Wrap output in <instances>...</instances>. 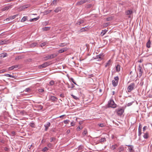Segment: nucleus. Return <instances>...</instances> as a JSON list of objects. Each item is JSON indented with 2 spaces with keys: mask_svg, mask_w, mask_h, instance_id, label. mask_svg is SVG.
<instances>
[{
  "mask_svg": "<svg viewBox=\"0 0 152 152\" xmlns=\"http://www.w3.org/2000/svg\"><path fill=\"white\" fill-rule=\"evenodd\" d=\"M116 105L113 99H110L108 101V107L115 108L116 107Z\"/></svg>",
  "mask_w": 152,
  "mask_h": 152,
  "instance_id": "1",
  "label": "nucleus"
},
{
  "mask_svg": "<svg viewBox=\"0 0 152 152\" xmlns=\"http://www.w3.org/2000/svg\"><path fill=\"white\" fill-rule=\"evenodd\" d=\"M135 86V84L134 83H131L127 88L128 92H130L134 90Z\"/></svg>",
  "mask_w": 152,
  "mask_h": 152,
  "instance_id": "2",
  "label": "nucleus"
},
{
  "mask_svg": "<svg viewBox=\"0 0 152 152\" xmlns=\"http://www.w3.org/2000/svg\"><path fill=\"white\" fill-rule=\"evenodd\" d=\"M117 115L119 116H121L124 112V109L123 108H119L116 110Z\"/></svg>",
  "mask_w": 152,
  "mask_h": 152,
  "instance_id": "3",
  "label": "nucleus"
},
{
  "mask_svg": "<svg viewBox=\"0 0 152 152\" xmlns=\"http://www.w3.org/2000/svg\"><path fill=\"white\" fill-rule=\"evenodd\" d=\"M114 80L112 81V84L113 86L115 87L117 86L119 78L118 76H116L114 78Z\"/></svg>",
  "mask_w": 152,
  "mask_h": 152,
  "instance_id": "4",
  "label": "nucleus"
},
{
  "mask_svg": "<svg viewBox=\"0 0 152 152\" xmlns=\"http://www.w3.org/2000/svg\"><path fill=\"white\" fill-rule=\"evenodd\" d=\"M138 70L139 72V77L140 78L142 75L143 73V69L142 66H141L140 65H139L138 66Z\"/></svg>",
  "mask_w": 152,
  "mask_h": 152,
  "instance_id": "5",
  "label": "nucleus"
},
{
  "mask_svg": "<svg viewBox=\"0 0 152 152\" xmlns=\"http://www.w3.org/2000/svg\"><path fill=\"white\" fill-rule=\"evenodd\" d=\"M104 55L103 54H101L96 56V57L94 58V59H98L97 61H101L103 59Z\"/></svg>",
  "mask_w": 152,
  "mask_h": 152,
  "instance_id": "6",
  "label": "nucleus"
},
{
  "mask_svg": "<svg viewBox=\"0 0 152 152\" xmlns=\"http://www.w3.org/2000/svg\"><path fill=\"white\" fill-rule=\"evenodd\" d=\"M50 65L49 62H46L39 66L40 68H45Z\"/></svg>",
  "mask_w": 152,
  "mask_h": 152,
  "instance_id": "7",
  "label": "nucleus"
},
{
  "mask_svg": "<svg viewBox=\"0 0 152 152\" xmlns=\"http://www.w3.org/2000/svg\"><path fill=\"white\" fill-rule=\"evenodd\" d=\"M50 123L49 122H48L47 124L44 125V126L45 127V131H47L49 127L50 126Z\"/></svg>",
  "mask_w": 152,
  "mask_h": 152,
  "instance_id": "8",
  "label": "nucleus"
},
{
  "mask_svg": "<svg viewBox=\"0 0 152 152\" xmlns=\"http://www.w3.org/2000/svg\"><path fill=\"white\" fill-rule=\"evenodd\" d=\"M68 50V48H62L58 50V52L59 53H62L63 52L66 51Z\"/></svg>",
  "mask_w": 152,
  "mask_h": 152,
  "instance_id": "9",
  "label": "nucleus"
},
{
  "mask_svg": "<svg viewBox=\"0 0 152 152\" xmlns=\"http://www.w3.org/2000/svg\"><path fill=\"white\" fill-rule=\"evenodd\" d=\"M28 7V5H23L21 6L18 8V10L19 11H21L24 9L27 8Z\"/></svg>",
  "mask_w": 152,
  "mask_h": 152,
  "instance_id": "10",
  "label": "nucleus"
},
{
  "mask_svg": "<svg viewBox=\"0 0 152 152\" xmlns=\"http://www.w3.org/2000/svg\"><path fill=\"white\" fill-rule=\"evenodd\" d=\"M126 14L127 15H129L132 14L133 13V11L132 10H127L126 12Z\"/></svg>",
  "mask_w": 152,
  "mask_h": 152,
  "instance_id": "11",
  "label": "nucleus"
},
{
  "mask_svg": "<svg viewBox=\"0 0 152 152\" xmlns=\"http://www.w3.org/2000/svg\"><path fill=\"white\" fill-rule=\"evenodd\" d=\"M89 27L88 26H87V27H85L83 28H82L80 30V32H82L84 31H86L88 30V29Z\"/></svg>",
  "mask_w": 152,
  "mask_h": 152,
  "instance_id": "12",
  "label": "nucleus"
},
{
  "mask_svg": "<svg viewBox=\"0 0 152 152\" xmlns=\"http://www.w3.org/2000/svg\"><path fill=\"white\" fill-rule=\"evenodd\" d=\"M143 137L145 139H148L149 137L148 133L147 132L145 133L143 136Z\"/></svg>",
  "mask_w": 152,
  "mask_h": 152,
  "instance_id": "13",
  "label": "nucleus"
},
{
  "mask_svg": "<svg viewBox=\"0 0 152 152\" xmlns=\"http://www.w3.org/2000/svg\"><path fill=\"white\" fill-rule=\"evenodd\" d=\"M50 99L51 100L53 101H56L57 99L56 97L54 96H51L50 97Z\"/></svg>",
  "mask_w": 152,
  "mask_h": 152,
  "instance_id": "14",
  "label": "nucleus"
},
{
  "mask_svg": "<svg viewBox=\"0 0 152 152\" xmlns=\"http://www.w3.org/2000/svg\"><path fill=\"white\" fill-rule=\"evenodd\" d=\"M151 42L150 39H149L148 41L146 43V47L148 48H149L151 47Z\"/></svg>",
  "mask_w": 152,
  "mask_h": 152,
  "instance_id": "15",
  "label": "nucleus"
},
{
  "mask_svg": "<svg viewBox=\"0 0 152 152\" xmlns=\"http://www.w3.org/2000/svg\"><path fill=\"white\" fill-rule=\"evenodd\" d=\"M52 11L51 10H48L45 11L43 13L45 15H47L49 13Z\"/></svg>",
  "mask_w": 152,
  "mask_h": 152,
  "instance_id": "16",
  "label": "nucleus"
},
{
  "mask_svg": "<svg viewBox=\"0 0 152 152\" xmlns=\"http://www.w3.org/2000/svg\"><path fill=\"white\" fill-rule=\"evenodd\" d=\"M39 18V17H38L36 18H34L30 19V21L31 22L35 21L37 20Z\"/></svg>",
  "mask_w": 152,
  "mask_h": 152,
  "instance_id": "17",
  "label": "nucleus"
},
{
  "mask_svg": "<svg viewBox=\"0 0 152 152\" xmlns=\"http://www.w3.org/2000/svg\"><path fill=\"white\" fill-rule=\"evenodd\" d=\"M27 16H24L21 19V22H24L26 21L27 20Z\"/></svg>",
  "mask_w": 152,
  "mask_h": 152,
  "instance_id": "18",
  "label": "nucleus"
},
{
  "mask_svg": "<svg viewBox=\"0 0 152 152\" xmlns=\"http://www.w3.org/2000/svg\"><path fill=\"white\" fill-rule=\"evenodd\" d=\"M84 2L82 0H81L80 1L76 3V5H80L81 4H84Z\"/></svg>",
  "mask_w": 152,
  "mask_h": 152,
  "instance_id": "19",
  "label": "nucleus"
},
{
  "mask_svg": "<svg viewBox=\"0 0 152 152\" xmlns=\"http://www.w3.org/2000/svg\"><path fill=\"white\" fill-rule=\"evenodd\" d=\"M116 70L117 72H118L120 70V66L119 65H117L116 66Z\"/></svg>",
  "mask_w": 152,
  "mask_h": 152,
  "instance_id": "20",
  "label": "nucleus"
},
{
  "mask_svg": "<svg viewBox=\"0 0 152 152\" xmlns=\"http://www.w3.org/2000/svg\"><path fill=\"white\" fill-rule=\"evenodd\" d=\"M118 147V145L116 144H115L113 145H112L110 147V148L113 150L115 149L117 147Z\"/></svg>",
  "mask_w": 152,
  "mask_h": 152,
  "instance_id": "21",
  "label": "nucleus"
},
{
  "mask_svg": "<svg viewBox=\"0 0 152 152\" xmlns=\"http://www.w3.org/2000/svg\"><path fill=\"white\" fill-rule=\"evenodd\" d=\"M37 45V43L36 42H34L30 45V46L31 48H34Z\"/></svg>",
  "mask_w": 152,
  "mask_h": 152,
  "instance_id": "22",
  "label": "nucleus"
},
{
  "mask_svg": "<svg viewBox=\"0 0 152 152\" xmlns=\"http://www.w3.org/2000/svg\"><path fill=\"white\" fill-rule=\"evenodd\" d=\"M87 131L86 129H85L82 133V135L83 136H85L87 134Z\"/></svg>",
  "mask_w": 152,
  "mask_h": 152,
  "instance_id": "23",
  "label": "nucleus"
},
{
  "mask_svg": "<svg viewBox=\"0 0 152 152\" xmlns=\"http://www.w3.org/2000/svg\"><path fill=\"white\" fill-rule=\"evenodd\" d=\"M61 9L60 7H58L55 10H54V12L56 13H57L58 12H59L61 11Z\"/></svg>",
  "mask_w": 152,
  "mask_h": 152,
  "instance_id": "24",
  "label": "nucleus"
},
{
  "mask_svg": "<svg viewBox=\"0 0 152 152\" xmlns=\"http://www.w3.org/2000/svg\"><path fill=\"white\" fill-rule=\"evenodd\" d=\"M18 14H17L13 16H10V17L9 18L11 20L15 18L17 16H18Z\"/></svg>",
  "mask_w": 152,
  "mask_h": 152,
  "instance_id": "25",
  "label": "nucleus"
},
{
  "mask_svg": "<svg viewBox=\"0 0 152 152\" xmlns=\"http://www.w3.org/2000/svg\"><path fill=\"white\" fill-rule=\"evenodd\" d=\"M7 54L6 53H4L1 54V57L3 58L7 56Z\"/></svg>",
  "mask_w": 152,
  "mask_h": 152,
  "instance_id": "26",
  "label": "nucleus"
},
{
  "mask_svg": "<svg viewBox=\"0 0 152 152\" xmlns=\"http://www.w3.org/2000/svg\"><path fill=\"white\" fill-rule=\"evenodd\" d=\"M107 31V30H104V31H103L102 32H101V34H100L102 36H103L106 34V33Z\"/></svg>",
  "mask_w": 152,
  "mask_h": 152,
  "instance_id": "27",
  "label": "nucleus"
},
{
  "mask_svg": "<svg viewBox=\"0 0 152 152\" xmlns=\"http://www.w3.org/2000/svg\"><path fill=\"white\" fill-rule=\"evenodd\" d=\"M111 60H109L105 65V67H107V66H110L111 64Z\"/></svg>",
  "mask_w": 152,
  "mask_h": 152,
  "instance_id": "28",
  "label": "nucleus"
},
{
  "mask_svg": "<svg viewBox=\"0 0 152 152\" xmlns=\"http://www.w3.org/2000/svg\"><path fill=\"white\" fill-rule=\"evenodd\" d=\"M106 141V139L105 138H101L99 140V142L102 143Z\"/></svg>",
  "mask_w": 152,
  "mask_h": 152,
  "instance_id": "29",
  "label": "nucleus"
},
{
  "mask_svg": "<svg viewBox=\"0 0 152 152\" xmlns=\"http://www.w3.org/2000/svg\"><path fill=\"white\" fill-rule=\"evenodd\" d=\"M50 57V55H48L44 58V60L46 61L48 59H51Z\"/></svg>",
  "mask_w": 152,
  "mask_h": 152,
  "instance_id": "30",
  "label": "nucleus"
},
{
  "mask_svg": "<svg viewBox=\"0 0 152 152\" xmlns=\"http://www.w3.org/2000/svg\"><path fill=\"white\" fill-rule=\"evenodd\" d=\"M67 44H65L64 43H61L59 45V46L61 47H63L66 46Z\"/></svg>",
  "mask_w": 152,
  "mask_h": 152,
  "instance_id": "31",
  "label": "nucleus"
},
{
  "mask_svg": "<svg viewBox=\"0 0 152 152\" xmlns=\"http://www.w3.org/2000/svg\"><path fill=\"white\" fill-rule=\"evenodd\" d=\"M50 59H52L55 58L57 55L55 54H52L51 55H50Z\"/></svg>",
  "mask_w": 152,
  "mask_h": 152,
  "instance_id": "32",
  "label": "nucleus"
},
{
  "mask_svg": "<svg viewBox=\"0 0 152 152\" xmlns=\"http://www.w3.org/2000/svg\"><path fill=\"white\" fill-rule=\"evenodd\" d=\"M84 22V21L83 20H80L79 21H78L77 23V24L80 25L81 24L83 23Z\"/></svg>",
  "mask_w": 152,
  "mask_h": 152,
  "instance_id": "33",
  "label": "nucleus"
},
{
  "mask_svg": "<svg viewBox=\"0 0 152 152\" xmlns=\"http://www.w3.org/2000/svg\"><path fill=\"white\" fill-rule=\"evenodd\" d=\"M124 149V148L123 147H120V148H119L118 149V151H119V152L121 151H123Z\"/></svg>",
  "mask_w": 152,
  "mask_h": 152,
  "instance_id": "34",
  "label": "nucleus"
},
{
  "mask_svg": "<svg viewBox=\"0 0 152 152\" xmlns=\"http://www.w3.org/2000/svg\"><path fill=\"white\" fill-rule=\"evenodd\" d=\"M47 44V43L46 42H45L42 43H41L40 45L41 47H42L45 46V45H46Z\"/></svg>",
  "mask_w": 152,
  "mask_h": 152,
  "instance_id": "35",
  "label": "nucleus"
},
{
  "mask_svg": "<svg viewBox=\"0 0 152 152\" xmlns=\"http://www.w3.org/2000/svg\"><path fill=\"white\" fill-rule=\"evenodd\" d=\"M7 41L4 40H1L0 41V44L1 45H3V44H5L6 43Z\"/></svg>",
  "mask_w": 152,
  "mask_h": 152,
  "instance_id": "36",
  "label": "nucleus"
},
{
  "mask_svg": "<svg viewBox=\"0 0 152 152\" xmlns=\"http://www.w3.org/2000/svg\"><path fill=\"white\" fill-rule=\"evenodd\" d=\"M50 27H45L42 28L43 29L44 31H48L50 29Z\"/></svg>",
  "mask_w": 152,
  "mask_h": 152,
  "instance_id": "37",
  "label": "nucleus"
},
{
  "mask_svg": "<svg viewBox=\"0 0 152 152\" xmlns=\"http://www.w3.org/2000/svg\"><path fill=\"white\" fill-rule=\"evenodd\" d=\"M8 10V7H7V6H6L2 8L1 10L2 11H4L5 10Z\"/></svg>",
  "mask_w": 152,
  "mask_h": 152,
  "instance_id": "38",
  "label": "nucleus"
},
{
  "mask_svg": "<svg viewBox=\"0 0 152 152\" xmlns=\"http://www.w3.org/2000/svg\"><path fill=\"white\" fill-rule=\"evenodd\" d=\"M48 150V148L45 147L42 150V151L43 152H45L47 151Z\"/></svg>",
  "mask_w": 152,
  "mask_h": 152,
  "instance_id": "39",
  "label": "nucleus"
},
{
  "mask_svg": "<svg viewBox=\"0 0 152 152\" xmlns=\"http://www.w3.org/2000/svg\"><path fill=\"white\" fill-rule=\"evenodd\" d=\"M47 146L49 148H52V145L50 143H48L47 144Z\"/></svg>",
  "mask_w": 152,
  "mask_h": 152,
  "instance_id": "40",
  "label": "nucleus"
},
{
  "mask_svg": "<svg viewBox=\"0 0 152 152\" xmlns=\"http://www.w3.org/2000/svg\"><path fill=\"white\" fill-rule=\"evenodd\" d=\"M5 76L7 77H14L13 76H12L11 75L9 74H6L5 75Z\"/></svg>",
  "mask_w": 152,
  "mask_h": 152,
  "instance_id": "41",
  "label": "nucleus"
},
{
  "mask_svg": "<svg viewBox=\"0 0 152 152\" xmlns=\"http://www.w3.org/2000/svg\"><path fill=\"white\" fill-rule=\"evenodd\" d=\"M54 84V81L53 80H51L50 82V84L51 86L53 85Z\"/></svg>",
  "mask_w": 152,
  "mask_h": 152,
  "instance_id": "42",
  "label": "nucleus"
},
{
  "mask_svg": "<svg viewBox=\"0 0 152 152\" xmlns=\"http://www.w3.org/2000/svg\"><path fill=\"white\" fill-rule=\"evenodd\" d=\"M83 148V145H80L78 147V149L79 150H82Z\"/></svg>",
  "mask_w": 152,
  "mask_h": 152,
  "instance_id": "43",
  "label": "nucleus"
},
{
  "mask_svg": "<svg viewBox=\"0 0 152 152\" xmlns=\"http://www.w3.org/2000/svg\"><path fill=\"white\" fill-rule=\"evenodd\" d=\"M128 146L130 147V148H129L130 151H133V149H132V148H133V147L131 145H128Z\"/></svg>",
  "mask_w": 152,
  "mask_h": 152,
  "instance_id": "44",
  "label": "nucleus"
},
{
  "mask_svg": "<svg viewBox=\"0 0 152 152\" xmlns=\"http://www.w3.org/2000/svg\"><path fill=\"white\" fill-rule=\"evenodd\" d=\"M59 0H54L52 2V4H56V3Z\"/></svg>",
  "mask_w": 152,
  "mask_h": 152,
  "instance_id": "45",
  "label": "nucleus"
},
{
  "mask_svg": "<svg viewBox=\"0 0 152 152\" xmlns=\"http://www.w3.org/2000/svg\"><path fill=\"white\" fill-rule=\"evenodd\" d=\"M99 126L101 127H104L105 126V125L103 124H98Z\"/></svg>",
  "mask_w": 152,
  "mask_h": 152,
  "instance_id": "46",
  "label": "nucleus"
},
{
  "mask_svg": "<svg viewBox=\"0 0 152 152\" xmlns=\"http://www.w3.org/2000/svg\"><path fill=\"white\" fill-rule=\"evenodd\" d=\"M31 91V89L29 88H27L25 89V91L27 92H29Z\"/></svg>",
  "mask_w": 152,
  "mask_h": 152,
  "instance_id": "47",
  "label": "nucleus"
},
{
  "mask_svg": "<svg viewBox=\"0 0 152 152\" xmlns=\"http://www.w3.org/2000/svg\"><path fill=\"white\" fill-rule=\"evenodd\" d=\"M69 122V120H65L64 121V122L65 124H68Z\"/></svg>",
  "mask_w": 152,
  "mask_h": 152,
  "instance_id": "48",
  "label": "nucleus"
},
{
  "mask_svg": "<svg viewBox=\"0 0 152 152\" xmlns=\"http://www.w3.org/2000/svg\"><path fill=\"white\" fill-rule=\"evenodd\" d=\"M71 96L73 97V98H74V99H75L76 100H77V99H78V97H77V96H75L73 95H72Z\"/></svg>",
  "mask_w": 152,
  "mask_h": 152,
  "instance_id": "49",
  "label": "nucleus"
},
{
  "mask_svg": "<svg viewBox=\"0 0 152 152\" xmlns=\"http://www.w3.org/2000/svg\"><path fill=\"white\" fill-rule=\"evenodd\" d=\"M142 126L141 124H140L139 125V127H138V130H142Z\"/></svg>",
  "mask_w": 152,
  "mask_h": 152,
  "instance_id": "50",
  "label": "nucleus"
},
{
  "mask_svg": "<svg viewBox=\"0 0 152 152\" xmlns=\"http://www.w3.org/2000/svg\"><path fill=\"white\" fill-rule=\"evenodd\" d=\"M21 58H22V57H21V56H18L16 57L15 58V59L16 60H19Z\"/></svg>",
  "mask_w": 152,
  "mask_h": 152,
  "instance_id": "51",
  "label": "nucleus"
},
{
  "mask_svg": "<svg viewBox=\"0 0 152 152\" xmlns=\"http://www.w3.org/2000/svg\"><path fill=\"white\" fill-rule=\"evenodd\" d=\"M19 66V65H14V66H12V67H13V69H16L17 68L18 66Z\"/></svg>",
  "mask_w": 152,
  "mask_h": 152,
  "instance_id": "52",
  "label": "nucleus"
},
{
  "mask_svg": "<svg viewBox=\"0 0 152 152\" xmlns=\"http://www.w3.org/2000/svg\"><path fill=\"white\" fill-rule=\"evenodd\" d=\"M4 149L5 151H9V149L7 147H6L4 148Z\"/></svg>",
  "mask_w": 152,
  "mask_h": 152,
  "instance_id": "53",
  "label": "nucleus"
},
{
  "mask_svg": "<svg viewBox=\"0 0 152 152\" xmlns=\"http://www.w3.org/2000/svg\"><path fill=\"white\" fill-rule=\"evenodd\" d=\"M70 80L74 84L77 85L76 83L75 82L74 79L72 78H71Z\"/></svg>",
  "mask_w": 152,
  "mask_h": 152,
  "instance_id": "54",
  "label": "nucleus"
},
{
  "mask_svg": "<svg viewBox=\"0 0 152 152\" xmlns=\"http://www.w3.org/2000/svg\"><path fill=\"white\" fill-rule=\"evenodd\" d=\"M56 138L55 137H52L50 139V142H52L54 141V140H55Z\"/></svg>",
  "mask_w": 152,
  "mask_h": 152,
  "instance_id": "55",
  "label": "nucleus"
},
{
  "mask_svg": "<svg viewBox=\"0 0 152 152\" xmlns=\"http://www.w3.org/2000/svg\"><path fill=\"white\" fill-rule=\"evenodd\" d=\"M138 136H140L142 134L141 130H138Z\"/></svg>",
  "mask_w": 152,
  "mask_h": 152,
  "instance_id": "56",
  "label": "nucleus"
},
{
  "mask_svg": "<svg viewBox=\"0 0 152 152\" xmlns=\"http://www.w3.org/2000/svg\"><path fill=\"white\" fill-rule=\"evenodd\" d=\"M44 91V90L42 89H38V91L39 92H42Z\"/></svg>",
  "mask_w": 152,
  "mask_h": 152,
  "instance_id": "57",
  "label": "nucleus"
},
{
  "mask_svg": "<svg viewBox=\"0 0 152 152\" xmlns=\"http://www.w3.org/2000/svg\"><path fill=\"white\" fill-rule=\"evenodd\" d=\"M11 134L13 136H14L15 135V132L14 131H12L11 132Z\"/></svg>",
  "mask_w": 152,
  "mask_h": 152,
  "instance_id": "58",
  "label": "nucleus"
},
{
  "mask_svg": "<svg viewBox=\"0 0 152 152\" xmlns=\"http://www.w3.org/2000/svg\"><path fill=\"white\" fill-rule=\"evenodd\" d=\"M30 125L32 127H34V123H30Z\"/></svg>",
  "mask_w": 152,
  "mask_h": 152,
  "instance_id": "59",
  "label": "nucleus"
},
{
  "mask_svg": "<svg viewBox=\"0 0 152 152\" xmlns=\"http://www.w3.org/2000/svg\"><path fill=\"white\" fill-rule=\"evenodd\" d=\"M133 102H131L128 103L127 104V106H129L131 105L132 104Z\"/></svg>",
  "mask_w": 152,
  "mask_h": 152,
  "instance_id": "60",
  "label": "nucleus"
},
{
  "mask_svg": "<svg viewBox=\"0 0 152 152\" xmlns=\"http://www.w3.org/2000/svg\"><path fill=\"white\" fill-rule=\"evenodd\" d=\"M92 6V5L91 4H88L87 5V8H91Z\"/></svg>",
  "mask_w": 152,
  "mask_h": 152,
  "instance_id": "61",
  "label": "nucleus"
},
{
  "mask_svg": "<svg viewBox=\"0 0 152 152\" xmlns=\"http://www.w3.org/2000/svg\"><path fill=\"white\" fill-rule=\"evenodd\" d=\"M15 0H6V2H9L11 1H15Z\"/></svg>",
  "mask_w": 152,
  "mask_h": 152,
  "instance_id": "62",
  "label": "nucleus"
},
{
  "mask_svg": "<svg viewBox=\"0 0 152 152\" xmlns=\"http://www.w3.org/2000/svg\"><path fill=\"white\" fill-rule=\"evenodd\" d=\"M147 128V127L146 126H145L143 128V131L144 132L145 130H146V128Z\"/></svg>",
  "mask_w": 152,
  "mask_h": 152,
  "instance_id": "63",
  "label": "nucleus"
},
{
  "mask_svg": "<svg viewBox=\"0 0 152 152\" xmlns=\"http://www.w3.org/2000/svg\"><path fill=\"white\" fill-rule=\"evenodd\" d=\"M13 68L12 66H11L9 67V68L8 69L9 70H13Z\"/></svg>",
  "mask_w": 152,
  "mask_h": 152,
  "instance_id": "64",
  "label": "nucleus"
}]
</instances>
